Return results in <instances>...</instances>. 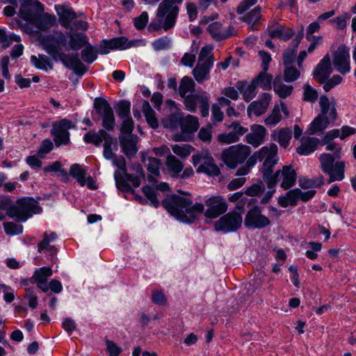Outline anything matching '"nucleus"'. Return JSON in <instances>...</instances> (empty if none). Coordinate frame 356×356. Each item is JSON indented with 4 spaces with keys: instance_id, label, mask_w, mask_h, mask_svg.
I'll use <instances>...</instances> for the list:
<instances>
[{
    "instance_id": "f257e3e1",
    "label": "nucleus",
    "mask_w": 356,
    "mask_h": 356,
    "mask_svg": "<svg viewBox=\"0 0 356 356\" xmlns=\"http://www.w3.org/2000/svg\"><path fill=\"white\" fill-rule=\"evenodd\" d=\"M161 204L171 216L184 223H193L204 210L202 204L195 203L193 205L190 197L178 195L168 197L162 201Z\"/></svg>"
},
{
    "instance_id": "f03ea898",
    "label": "nucleus",
    "mask_w": 356,
    "mask_h": 356,
    "mask_svg": "<svg viewBox=\"0 0 356 356\" xmlns=\"http://www.w3.org/2000/svg\"><path fill=\"white\" fill-rule=\"evenodd\" d=\"M195 83L192 78L185 76L180 81L178 88V92L184 99V104L187 111L195 113L197 110V104H200V108L202 117H207L209 113V97L204 91L195 92Z\"/></svg>"
},
{
    "instance_id": "7ed1b4c3",
    "label": "nucleus",
    "mask_w": 356,
    "mask_h": 356,
    "mask_svg": "<svg viewBox=\"0 0 356 356\" xmlns=\"http://www.w3.org/2000/svg\"><path fill=\"white\" fill-rule=\"evenodd\" d=\"M184 0H163L158 6L156 17L163 19V24L159 22H152L148 26L149 32L159 31L163 29L165 31L173 28L176 24L179 15V5L181 4Z\"/></svg>"
},
{
    "instance_id": "20e7f679",
    "label": "nucleus",
    "mask_w": 356,
    "mask_h": 356,
    "mask_svg": "<svg viewBox=\"0 0 356 356\" xmlns=\"http://www.w3.org/2000/svg\"><path fill=\"white\" fill-rule=\"evenodd\" d=\"M81 51L83 60L87 63H93L97 58V54H107L112 49H126L131 47V42L123 36L115 38L110 40H103L99 45V49L91 45L89 42Z\"/></svg>"
},
{
    "instance_id": "39448f33",
    "label": "nucleus",
    "mask_w": 356,
    "mask_h": 356,
    "mask_svg": "<svg viewBox=\"0 0 356 356\" xmlns=\"http://www.w3.org/2000/svg\"><path fill=\"white\" fill-rule=\"evenodd\" d=\"M112 161L113 164L121 170V172L115 171L114 174L116 187L122 192H130L134 193V191L128 184V181H131L133 186L137 188L140 185V178L138 176H134L127 172L126 161L124 156H120L117 157V156H115Z\"/></svg>"
},
{
    "instance_id": "423d86ee",
    "label": "nucleus",
    "mask_w": 356,
    "mask_h": 356,
    "mask_svg": "<svg viewBox=\"0 0 356 356\" xmlns=\"http://www.w3.org/2000/svg\"><path fill=\"white\" fill-rule=\"evenodd\" d=\"M92 118L95 122L102 120V127L108 131L115 129L116 123L113 110L108 102L103 97L95 99Z\"/></svg>"
},
{
    "instance_id": "0eeeda50",
    "label": "nucleus",
    "mask_w": 356,
    "mask_h": 356,
    "mask_svg": "<svg viewBox=\"0 0 356 356\" xmlns=\"http://www.w3.org/2000/svg\"><path fill=\"white\" fill-rule=\"evenodd\" d=\"M42 209L38 200L31 197L17 199L16 204L10 209V218H15L19 221H26L33 214H39Z\"/></svg>"
},
{
    "instance_id": "6e6552de",
    "label": "nucleus",
    "mask_w": 356,
    "mask_h": 356,
    "mask_svg": "<svg viewBox=\"0 0 356 356\" xmlns=\"http://www.w3.org/2000/svg\"><path fill=\"white\" fill-rule=\"evenodd\" d=\"M40 43L46 52L55 60H60L61 55L65 54L62 50L67 45V38L62 32H56L43 37Z\"/></svg>"
},
{
    "instance_id": "1a4fd4ad",
    "label": "nucleus",
    "mask_w": 356,
    "mask_h": 356,
    "mask_svg": "<svg viewBox=\"0 0 356 356\" xmlns=\"http://www.w3.org/2000/svg\"><path fill=\"white\" fill-rule=\"evenodd\" d=\"M336 157L330 154L323 153L321 154L319 161L323 172L329 175V183L336 180L341 181L344 178V161H337L334 164Z\"/></svg>"
},
{
    "instance_id": "9d476101",
    "label": "nucleus",
    "mask_w": 356,
    "mask_h": 356,
    "mask_svg": "<svg viewBox=\"0 0 356 356\" xmlns=\"http://www.w3.org/2000/svg\"><path fill=\"white\" fill-rule=\"evenodd\" d=\"M74 127L73 122L67 119H62L53 123L50 133L57 147L61 145H67L70 143L69 130Z\"/></svg>"
},
{
    "instance_id": "9b49d317",
    "label": "nucleus",
    "mask_w": 356,
    "mask_h": 356,
    "mask_svg": "<svg viewBox=\"0 0 356 356\" xmlns=\"http://www.w3.org/2000/svg\"><path fill=\"white\" fill-rule=\"evenodd\" d=\"M250 152L247 145H233L222 152V158L227 166L234 168L238 163H243Z\"/></svg>"
},
{
    "instance_id": "f8f14e48",
    "label": "nucleus",
    "mask_w": 356,
    "mask_h": 356,
    "mask_svg": "<svg viewBox=\"0 0 356 356\" xmlns=\"http://www.w3.org/2000/svg\"><path fill=\"white\" fill-rule=\"evenodd\" d=\"M242 222V216L236 211H233L222 216L216 221L214 228L217 232H233L241 228Z\"/></svg>"
},
{
    "instance_id": "ddd939ff",
    "label": "nucleus",
    "mask_w": 356,
    "mask_h": 356,
    "mask_svg": "<svg viewBox=\"0 0 356 356\" xmlns=\"http://www.w3.org/2000/svg\"><path fill=\"white\" fill-rule=\"evenodd\" d=\"M261 208L253 206L248 211L244 219V225L248 229H263L270 225V219L261 213Z\"/></svg>"
},
{
    "instance_id": "4468645a",
    "label": "nucleus",
    "mask_w": 356,
    "mask_h": 356,
    "mask_svg": "<svg viewBox=\"0 0 356 356\" xmlns=\"http://www.w3.org/2000/svg\"><path fill=\"white\" fill-rule=\"evenodd\" d=\"M44 7L38 0H31L22 2L20 9V17L25 21L32 24L38 15L43 13Z\"/></svg>"
},
{
    "instance_id": "2eb2a0df",
    "label": "nucleus",
    "mask_w": 356,
    "mask_h": 356,
    "mask_svg": "<svg viewBox=\"0 0 356 356\" xmlns=\"http://www.w3.org/2000/svg\"><path fill=\"white\" fill-rule=\"evenodd\" d=\"M277 153V147L274 143H271L269 147L266 146L263 147L259 151V160L264 159L261 170L262 174L264 172H273V168L277 162L276 159Z\"/></svg>"
},
{
    "instance_id": "dca6fc26",
    "label": "nucleus",
    "mask_w": 356,
    "mask_h": 356,
    "mask_svg": "<svg viewBox=\"0 0 356 356\" xmlns=\"http://www.w3.org/2000/svg\"><path fill=\"white\" fill-rule=\"evenodd\" d=\"M333 65L337 70L342 74L350 72L349 49L345 45H340L334 53Z\"/></svg>"
},
{
    "instance_id": "f3484780",
    "label": "nucleus",
    "mask_w": 356,
    "mask_h": 356,
    "mask_svg": "<svg viewBox=\"0 0 356 356\" xmlns=\"http://www.w3.org/2000/svg\"><path fill=\"white\" fill-rule=\"evenodd\" d=\"M207 209L204 216L209 218H216L225 213L227 210V204L225 200L219 196L209 198L205 202Z\"/></svg>"
},
{
    "instance_id": "a211bd4d",
    "label": "nucleus",
    "mask_w": 356,
    "mask_h": 356,
    "mask_svg": "<svg viewBox=\"0 0 356 356\" xmlns=\"http://www.w3.org/2000/svg\"><path fill=\"white\" fill-rule=\"evenodd\" d=\"M332 72L330 58L326 54L316 67L313 76L319 83H324Z\"/></svg>"
},
{
    "instance_id": "6ab92c4d",
    "label": "nucleus",
    "mask_w": 356,
    "mask_h": 356,
    "mask_svg": "<svg viewBox=\"0 0 356 356\" xmlns=\"http://www.w3.org/2000/svg\"><path fill=\"white\" fill-rule=\"evenodd\" d=\"M304 37V27L300 26L299 31L295 36V38L291 41L290 47L283 53V64L285 66L291 65L295 60L297 48L298 47L302 39Z\"/></svg>"
},
{
    "instance_id": "aec40b11",
    "label": "nucleus",
    "mask_w": 356,
    "mask_h": 356,
    "mask_svg": "<svg viewBox=\"0 0 356 356\" xmlns=\"http://www.w3.org/2000/svg\"><path fill=\"white\" fill-rule=\"evenodd\" d=\"M60 61L63 64L70 69H72L74 74L82 76L87 70V67L81 62L77 54L70 56L67 54H62Z\"/></svg>"
},
{
    "instance_id": "412c9836",
    "label": "nucleus",
    "mask_w": 356,
    "mask_h": 356,
    "mask_svg": "<svg viewBox=\"0 0 356 356\" xmlns=\"http://www.w3.org/2000/svg\"><path fill=\"white\" fill-rule=\"evenodd\" d=\"M271 96L268 93H263L261 97L258 101L252 102L248 107V115L250 117L253 113L256 116H260L264 114L270 104Z\"/></svg>"
},
{
    "instance_id": "4be33fe9",
    "label": "nucleus",
    "mask_w": 356,
    "mask_h": 356,
    "mask_svg": "<svg viewBox=\"0 0 356 356\" xmlns=\"http://www.w3.org/2000/svg\"><path fill=\"white\" fill-rule=\"evenodd\" d=\"M55 9L59 17L60 25L65 29H69L72 22L77 17L76 13L72 8L65 5H56Z\"/></svg>"
},
{
    "instance_id": "5701e85b",
    "label": "nucleus",
    "mask_w": 356,
    "mask_h": 356,
    "mask_svg": "<svg viewBox=\"0 0 356 356\" xmlns=\"http://www.w3.org/2000/svg\"><path fill=\"white\" fill-rule=\"evenodd\" d=\"M268 35L271 38H278L284 41L290 40L294 35V31L289 27L275 24L268 29Z\"/></svg>"
},
{
    "instance_id": "b1692460",
    "label": "nucleus",
    "mask_w": 356,
    "mask_h": 356,
    "mask_svg": "<svg viewBox=\"0 0 356 356\" xmlns=\"http://www.w3.org/2000/svg\"><path fill=\"white\" fill-rule=\"evenodd\" d=\"M47 233L44 232L42 240L38 244V251L44 253L46 257L53 264L55 263L57 257L58 250L56 246L50 245Z\"/></svg>"
},
{
    "instance_id": "393cba45",
    "label": "nucleus",
    "mask_w": 356,
    "mask_h": 356,
    "mask_svg": "<svg viewBox=\"0 0 356 356\" xmlns=\"http://www.w3.org/2000/svg\"><path fill=\"white\" fill-rule=\"evenodd\" d=\"M252 133L246 135V141L253 147L259 146L264 141L266 134L265 127L260 124H253L251 126Z\"/></svg>"
},
{
    "instance_id": "a878e982",
    "label": "nucleus",
    "mask_w": 356,
    "mask_h": 356,
    "mask_svg": "<svg viewBox=\"0 0 356 356\" xmlns=\"http://www.w3.org/2000/svg\"><path fill=\"white\" fill-rule=\"evenodd\" d=\"M261 18V8L259 6H257L250 12L241 17L240 19L246 22L252 31H256L258 30L260 26Z\"/></svg>"
},
{
    "instance_id": "bb28decb",
    "label": "nucleus",
    "mask_w": 356,
    "mask_h": 356,
    "mask_svg": "<svg viewBox=\"0 0 356 356\" xmlns=\"http://www.w3.org/2000/svg\"><path fill=\"white\" fill-rule=\"evenodd\" d=\"M257 84L252 79L250 84L246 81H238L236 83L237 90L243 95V99L248 102L252 100L257 95Z\"/></svg>"
},
{
    "instance_id": "cd10ccee",
    "label": "nucleus",
    "mask_w": 356,
    "mask_h": 356,
    "mask_svg": "<svg viewBox=\"0 0 356 356\" xmlns=\"http://www.w3.org/2000/svg\"><path fill=\"white\" fill-rule=\"evenodd\" d=\"M320 143L321 144L317 138L304 137L301 139V145L297 147L296 152L300 155H308L314 152Z\"/></svg>"
},
{
    "instance_id": "c85d7f7f",
    "label": "nucleus",
    "mask_w": 356,
    "mask_h": 356,
    "mask_svg": "<svg viewBox=\"0 0 356 356\" xmlns=\"http://www.w3.org/2000/svg\"><path fill=\"white\" fill-rule=\"evenodd\" d=\"M56 22L55 15L43 12L32 22V24L38 29L46 31L51 29L56 24Z\"/></svg>"
},
{
    "instance_id": "c756f323",
    "label": "nucleus",
    "mask_w": 356,
    "mask_h": 356,
    "mask_svg": "<svg viewBox=\"0 0 356 356\" xmlns=\"http://www.w3.org/2000/svg\"><path fill=\"white\" fill-rule=\"evenodd\" d=\"M281 177L283 179L281 187L284 190H287L295 185L297 175L296 170L291 166H283L282 170H280V177Z\"/></svg>"
},
{
    "instance_id": "7c9ffc66",
    "label": "nucleus",
    "mask_w": 356,
    "mask_h": 356,
    "mask_svg": "<svg viewBox=\"0 0 356 356\" xmlns=\"http://www.w3.org/2000/svg\"><path fill=\"white\" fill-rule=\"evenodd\" d=\"M111 136L108 133L107 130L101 129L98 132L89 131L84 135L83 139L86 143L93 144L95 146H99L103 140L110 138Z\"/></svg>"
},
{
    "instance_id": "2f4dec72",
    "label": "nucleus",
    "mask_w": 356,
    "mask_h": 356,
    "mask_svg": "<svg viewBox=\"0 0 356 356\" xmlns=\"http://www.w3.org/2000/svg\"><path fill=\"white\" fill-rule=\"evenodd\" d=\"M271 138L273 140L277 142L280 147L286 148L292 138V131L287 127L274 130L271 134Z\"/></svg>"
},
{
    "instance_id": "473e14b6",
    "label": "nucleus",
    "mask_w": 356,
    "mask_h": 356,
    "mask_svg": "<svg viewBox=\"0 0 356 356\" xmlns=\"http://www.w3.org/2000/svg\"><path fill=\"white\" fill-rule=\"evenodd\" d=\"M212 66L211 62H209L208 64L201 62L197 63L193 70V75L197 83H202L204 80L209 79V73Z\"/></svg>"
},
{
    "instance_id": "72a5a7b5",
    "label": "nucleus",
    "mask_w": 356,
    "mask_h": 356,
    "mask_svg": "<svg viewBox=\"0 0 356 356\" xmlns=\"http://www.w3.org/2000/svg\"><path fill=\"white\" fill-rule=\"evenodd\" d=\"M120 143L122 152L128 158H131L136 155L138 152L136 141L133 136H122L119 138Z\"/></svg>"
},
{
    "instance_id": "f704fd0d",
    "label": "nucleus",
    "mask_w": 356,
    "mask_h": 356,
    "mask_svg": "<svg viewBox=\"0 0 356 356\" xmlns=\"http://www.w3.org/2000/svg\"><path fill=\"white\" fill-rule=\"evenodd\" d=\"M142 161L146 165L148 172L152 174L148 175V181L150 182L154 181L155 179L153 175H159V167L161 165L159 159L152 156H147V158H146V156L143 154L142 156Z\"/></svg>"
},
{
    "instance_id": "c9c22d12",
    "label": "nucleus",
    "mask_w": 356,
    "mask_h": 356,
    "mask_svg": "<svg viewBox=\"0 0 356 356\" xmlns=\"http://www.w3.org/2000/svg\"><path fill=\"white\" fill-rule=\"evenodd\" d=\"M69 46L70 49L78 51L85 47L89 42L88 36L81 33H70Z\"/></svg>"
},
{
    "instance_id": "e433bc0d",
    "label": "nucleus",
    "mask_w": 356,
    "mask_h": 356,
    "mask_svg": "<svg viewBox=\"0 0 356 356\" xmlns=\"http://www.w3.org/2000/svg\"><path fill=\"white\" fill-rule=\"evenodd\" d=\"M330 120L326 115L320 114L316 116L310 124L308 129L309 134L313 135L316 132L323 131L327 127Z\"/></svg>"
},
{
    "instance_id": "4c0bfd02",
    "label": "nucleus",
    "mask_w": 356,
    "mask_h": 356,
    "mask_svg": "<svg viewBox=\"0 0 356 356\" xmlns=\"http://www.w3.org/2000/svg\"><path fill=\"white\" fill-rule=\"evenodd\" d=\"M197 172H204L211 176H218L220 174L219 168L215 164L211 156H207V159L197 168Z\"/></svg>"
},
{
    "instance_id": "58836bf2",
    "label": "nucleus",
    "mask_w": 356,
    "mask_h": 356,
    "mask_svg": "<svg viewBox=\"0 0 356 356\" xmlns=\"http://www.w3.org/2000/svg\"><path fill=\"white\" fill-rule=\"evenodd\" d=\"M198 127L199 122L196 117L188 115L186 117L183 118L180 127L182 134H193L198 129Z\"/></svg>"
},
{
    "instance_id": "ea45409f",
    "label": "nucleus",
    "mask_w": 356,
    "mask_h": 356,
    "mask_svg": "<svg viewBox=\"0 0 356 356\" xmlns=\"http://www.w3.org/2000/svg\"><path fill=\"white\" fill-rule=\"evenodd\" d=\"M142 109L149 127L154 129H157L159 127V121L156 117V113L147 101L145 100L143 102Z\"/></svg>"
},
{
    "instance_id": "a19ab883",
    "label": "nucleus",
    "mask_w": 356,
    "mask_h": 356,
    "mask_svg": "<svg viewBox=\"0 0 356 356\" xmlns=\"http://www.w3.org/2000/svg\"><path fill=\"white\" fill-rule=\"evenodd\" d=\"M298 184L303 189L319 188L324 184V177L323 175H318L313 179H309L306 177H300Z\"/></svg>"
},
{
    "instance_id": "79ce46f5",
    "label": "nucleus",
    "mask_w": 356,
    "mask_h": 356,
    "mask_svg": "<svg viewBox=\"0 0 356 356\" xmlns=\"http://www.w3.org/2000/svg\"><path fill=\"white\" fill-rule=\"evenodd\" d=\"M31 61L38 69L44 71L53 69V63L46 55L39 54L38 58L33 55L31 56Z\"/></svg>"
},
{
    "instance_id": "37998d69",
    "label": "nucleus",
    "mask_w": 356,
    "mask_h": 356,
    "mask_svg": "<svg viewBox=\"0 0 356 356\" xmlns=\"http://www.w3.org/2000/svg\"><path fill=\"white\" fill-rule=\"evenodd\" d=\"M254 82L264 90H269L272 87L273 76L267 73V71L262 70L254 79Z\"/></svg>"
},
{
    "instance_id": "c03bdc74",
    "label": "nucleus",
    "mask_w": 356,
    "mask_h": 356,
    "mask_svg": "<svg viewBox=\"0 0 356 356\" xmlns=\"http://www.w3.org/2000/svg\"><path fill=\"white\" fill-rule=\"evenodd\" d=\"M70 175L76 179L81 186H84L86 184V171L79 164L75 163L71 165Z\"/></svg>"
},
{
    "instance_id": "a18cd8bd",
    "label": "nucleus",
    "mask_w": 356,
    "mask_h": 356,
    "mask_svg": "<svg viewBox=\"0 0 356 356\" xmlns=\"http://www.w3.org/2000/svg\"><path fill=\"white\" fill-rule=\"evenodd\" d=\"M166 165L174 175H179L184 168L183 163L172 154H169L166 157Z\"/></svg>"
},
{
    "instance_id": "49530a36",
    "label": "nucleus",
    "mask_w": 356,
    "mask_h": 356,
    "mask_svg": "<svg viewBox=\"0 0 356 356\" xmlns=\"http://www.w3.org/2000/svg\"><path fill=\"white\" fill-rule=\"evenodd\" d=\"M52 275V270L49 267H42L36 269L32 276V280L36 284L47 280Z\"/></svg>"
},
{
    "instance_id": "de8ad7c7",
    "label": "nucleus",
    "mask_w": 356,
    "mask_h": 356,
    "mask_svg": "<svg viewBox=\"0 0 356 356\" xmlns=\"http://www.w3.org/2000/svg\"><path fill=\"white\" fill-rule=\"evenodd\" d=\"M131 103L127 100H120L116 106V113L120 119L131 117Z\"/></svg>"
},
{
    "instance_id": "09e8293b",
    "label": "nucleus",
    "mask_w": 356,
    "mask_h": 356,
    "mask_svg": "<svg viewBox=\"0 0 356 356\" xmlns=\"http://www.w3.org/2000/svg\"><path fill=\"white\" fill-rule=\"evenodd\" d=\"M263 181L266 182L269 189H274L280 178V170H277L274 174L273 172H264Z\"/></svg>"
},
{
    "instance_id": "8fccbe9b",
    "label": "nucleus",
    "mask_w": 356,
    "mask_h": 356,
    "mask_svg": "<svg viewBox=\"0 0 356 356\" xmlns=\"http://www.w3.org/2000/svg\"><path fill=\"white\" fill-rule=\"evenodd\" d=\"M282 120L280 106L275 105L270 114L264 120L267 126H275Z\"/></svg>"
},
{
    "instance_id": "3c124183",
    "label": "nucleus",
    "mask_w": 356,
    "mask_h": 356,
    "mask_svg": "<svg viewBox=\"0 0 356 356\" xmlns=\"http://www.w3.org/2000/svg\"><path fill=\"white\" fill-rule=\"evenodd\" d=\"M13 207L12 200L7 197H0V221L6 218L10 217V209Z\"/></svg>"
},
{
    "instance_id": "603ef678",
    "label": "nucleus",
    "mask_w": 356,
    "mask_h": 356,
    "mask_svg": "<svg viewBox=\"0 0 356 356\" xmlns=\"http://www.w3.org/2000/svg\"><path fill=\"white\" fill-rule=\"evenodd\" d=\"M265 191V186L264 181L261 180L258 181L257 183L253 184L248 187L245 193L248 196H260Z\"/></svg>"
},
{
    "instance_id": "864d4df0",
    "label": "nucleus",
    "mask_w": 356,
    "mask_h": 356,
    "mask_svg": "<svg viewBox=\"0 0 356 356\" xmlns=\"http://www.w3.org/2000/svg\"><path fill=\"white\" fill-rule=\"evenodd\" d=\"M273 89L280 98L285 99L292 93L293 88L292 86L274 82Z\"/></svg>"
},
{
    "instance_id": "5fc2aeb1",
    "label": "nucleus",
    "mask_w": 356,
    "mask_h": 356,
    "mask_svg": "<svg viewBox=\"0 0 356 356\" xmlns=\"http://www.w3.org/2000/svg\"><path fill=\"white\" fill-rule=\"evenodd\" d=\"M213 48L210 46H204L203 47L200 52L198 56V62L207 63L211 62V64H213Z\"/></svg>"
},
{
    "instance_id": "6e6d98bb",
    "label": "nucleus",
    "mask_w": 356,
    "mask_h": 356,
    "mask_svg": "<svg viewBox=\"0 0 356 356\" xmlns=\"http://www.w3.org/2000/svg\"><path fill=\"white\" fill-rule=\"evenodd\" d=\"M207 31L211 34L212 38L217 40H222L223 30L222 29V24L218 22H215L210 24L207 27Z\"/></svg>"
},
{
    "instance_id": "4d7b16f0",
    "label": "nucleus",
    "mask_w": 356,
    "mask_h": 356,
    "mask_svg": "<svg viewBox=\"0 0 356 356\" xmlns=\"http://www.w3.org/2000/svg\"><path fill=\"white\" fill-rule=\"evenodd\" d=\"M284 71V79L286 82H293L298 79L300 76V72L291 65L285 66Z\"/></svg>"
},
{
    "instance_id": "13d9d810",
    "label": "nucleus",
    "mask_w": 356,
    "mask_h": 356,
    "mask_svg": "<svg viewBox=\"0 0 356 356\" xmlns=\"http://www.w3.org/2000/svg\"><path fill=\"white\" fill-rule=\"evenodd\" d=\"M172 149L173 152L177 156L181 158H186L190 155L191 151L193 150L194 148L189 145H175L172 147Z\"/></svg>"
},
{
    "instance_id": "bf43d9fd",
    "label": "nucleus",
    "mask_w": 356,
    "mask_h": 356,
    "mask_svg": "<svg viewBox=\"0 0 356 356\" xmlns=\"http://www.w3.org/2000/svg\"><path fill=\"white\" fill-rule=\"evenodd\" d=\"M3 228L7 234H19L22 233L23 227L21 225H17L13 222H4Z\"/></svg>"
},
{
    "instance_id": "052dcab7",
    "label": "nucleus",
    "mask_w": 356,
    "mask_h": 356,
    "mask_svg": "<svg viewBox=\"0 0 356 356\" xmlns=\"http://www.w3.org/2000/svg\"><path fill=\"white\" fill-rule=\"evenodd\" d=\"M149 16L146 11H143L140 16L134 19V25L137 30H143L148 23Z\"/></svg>"
},
{
    "instance_id": "680f3d73",
    "label": "nucleus",
    "mask_w": 356,
    "mask_h": 356,
    "mask_svg": "<svg viewBox=\"0 0 356 356\" xmlns=\"http://www.w3.org/2000/svg\"><path fill=\"white\" fill-rule=\"evenodd\" d=\"M142 190L145 197L151 202V204L157 207L159 202L157 200L155 191L149 186H143Z\"/></svg>"
},
{
    "instance_id": "e2e57ef3",
    "label": "nucleus",
    "mask_w": 356,
    "mask_h": 356,
    "mask_svg": "<svg viewBox=\"0 0 356 356\" xmlns=\"http://www.w3.org/2000/svg\"><path fill=\"white\" fill-rule=\"evenodd\" d=\"M318 98V92L309 84L304 86V100L310 102H315Z\"/></svg>"
},
{
    "instance_id": "0e129e2a",
    "label": "nucleus",
    "mask_w": 356,
    "mask_h": 356,
    "mask_svg": "<svg viewBox=\"0 0 356 356\" xmlns=\"http://www.w3.org/2000/svg\"><path fill=\"white\" fill-rule=\"evenodd\" d=\"M183 115L180 113H172L168 118V126L171 129H177L181 127Z\"/></svg>"
},
{
    "instance_id": "69168bd1",
    "label": "nucleus",
    "mask_w": 356,
    "mask_h": 356,
    "mask_svg": "<svg viewBox=\"0 0 356 356\" xmlns=\"http://www.w3.org/2000/svg\"><path fill=\"white\" fill-rule=\"evenodd\" d=\"M212 126L208 124L206 127H202L198 133V138L204 143H209L211 141Z\"/></svg>"
},
{
    "instance_id": "338daca9",
    "label": "nucleus",
    "mask_w": 356,
    "mask_h": 356,
    "mask_svg": "<svg viewBox=\"0 0 356 356\" xmlns=\"http://www.w3.org/2000/svg\"><path fill=\"white\" fill-rule=\"evenodd\" d=\"M120 127V131L123 134H131L134 128V122L131 117L123 118Z\"/></svg>"
},
{
    "instance_id": "774afa93",
    "label": "nucleus",
    "mask_w": 356,
    "mask_h": 356,
    "mask_svg": "<svg viewBox=\"0 0 356 356\" xmlns=\"http://www.w3.org/2000/svg\"><path fill=\"white\" fill-rule=\"evenodd\" d=\"M170 40L168 37L160 38L152 43V46L156 51L166 49L170 47Z\"/></svg>"
}]
</instances>
